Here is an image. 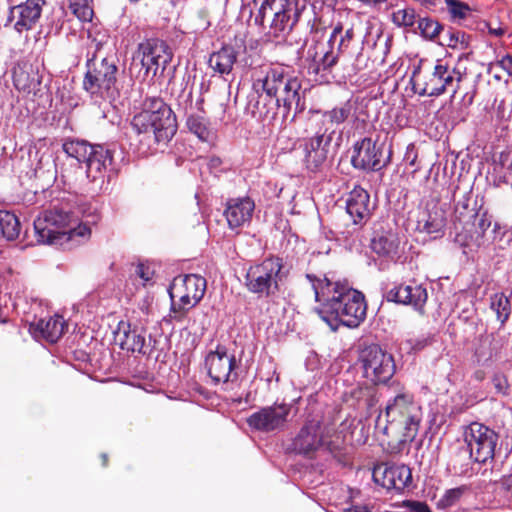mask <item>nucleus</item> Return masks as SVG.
<instances>
[{
	"label": "nucleus",
	"mask_w": 512,
	"mask_h": 512,
	"mask_svg": "<svg viewBox=\"0 0 512 512\" xmlns=\"http://www.w3.org/2000/svg\"><path fill=\"white\" fill-rule=\"evenodd\" d=\"M319 303L316 312L333 332L340 326L357 328L367 315V304L362 292L354 289L347 280H335L327 275L306 274Z\"/></svg>",
	"instance_id": "1"
},
{
	"label": "nucleus",
	"mask_w": 512,
	"mask_h": 512,
	"mask_svg": "<svg viewBox=\"0 0 512 512\" xmlns=\"http://www.w3.org/2000/svg\"><path fill=\"white\" fill-rule=\"evenodd\" d=\"M253 89L258 94L251 106V113L257 120L271 123L278 113L282 121L293 122L303 111L301 104V83L283 67H269L254 80Z\"/></svg>",
	"instance_id": "2"
},
{
	"label": "nucleus",
	"mask_w": 512,
	"mask_h": 512,
	"mask_svg": "<svg viewBox=\"0 0 512 512\" xmlns=\"http://www.w3.org/2000/svg\"><path fill=\"white\" fill-rule=\"evenodd\" d=\"M133 129L141 136L140 143L148 151L157 150L154 145L166 146L177 131L176 117L172 109L159 97H148L142 110L131 122Z\"/></svg>",
	"instance_id": "3"
},
{
	"label": "nucleus",
	"mask_w": 512,
	"mask_h": 512,
	"mask_svg": "<svg viewBox=\"0 0 512 512\" xmlns=\"http://www.w3.org/2000/svg\"><path fill=\"white\" fill-rule=\"evenodd\" d=\"M133 129L141 136L140 143L148 151L157 150L154 145L166 146L177 131L176 117L172 109L159 97H148L142 110L131 122Z\"/></svg>",
	"instance_id": "4"
},
{
	"label": "nucleus",
	"mask_w": 512,
	"mask_h": 512,
	"mask_svg": "<svg viewBox=\"0 0 512 512\" xmlns=\"http://www.w3.org/2000/svg\"><path fill=\"white\" fill-rule=\"evenodd\" d=\"M37 240L43 244L64 246L78 245L89 239L91 229L87 224L79 223L67 206H53L34 220Z\"/></svg>",
	"instance_id": "5"
},
{
	"label": "nucleus",
	"mask_w": 512,
	"mask_h": 512,
	"mask_svg": "<svg viewBox=\"0 0 512 512\" xmlns=\"http://www.w3.org/2000/svg\"><path fill=\"white\" fill-rule=\"evenodd\" d=\"M259 5L254 22L261 28L266 42L284 43L299 20L297 0H253Z\"/></svg>",
	"instance_id": "6"
},
{
	"label": "nucleus",
	"mask_w": 512,
	"mask_h": 512,
	"mask_svg": "<svg viewBox=\"0 0 512 512\" xmlns=\"http://www.w3.org/2000/svg\"><path fill=\"white\" fill-rule=\"evenodd\" d=\"M463 75L458 67H450L441 60L434 65L419 61L413 65L410 83L421 96L438 97L449 90L454 96Z\"/></svg>",
	"instance_id": "7"
},
{
	"label": "nucleus",
	"mask_w": 512,
	"mask_h": 512,
	"mask_svg": "<svg viewBox=\"0 0 512 512\" xmlns=\"http://www.w3.org/2000/svg\"><path fill=\"white\" fill-rule=\"evenodd\" d=\"M87 71L83 79V89L91 100L100 105L102 101H111L117 92V59L107 56L99 59L93 57L87 61Z\"/></svg>",
	"instance_id": "8"
},
{
	"label": "nucleus",
	"mask_w": 512,
	"mask_h": 512,
	"mask_svg": "<svg viewBox=\"0 0 512 512\" xmlns=\"http://www.w3.org/2000/svg\"><path fill=\"white\" fill-rule=\"evenodd\" d=\"M63 151L85 165L88 180L101 188L112 165L113 153L103 145H92L85 140H67Z\"/></svg>",
	"instance_id": "9"
},
{
	"label": "nucleus",
	"mask_w": 512,
	"mask_h": 512,
	"mask_svg": "<svg viewBox=\"0 0 512 512\" xmlns=\"http://www.w3.org/2000/svg\"><path fill=\"white\" fill-rule=\"evenodd\" d=\"M284 264L279 257H268L251 265L245 275L246 289L259 298L276 296L285 278Z\"/></svg>",
	"instance_id": "10"
},
{
	"label": "nucleus",
	"mask_w": 512,
	"mask_h": 512,
	"mask_svg": "<svg viewBox=\"0 0 512 512\" xmlns=\"http://www.w3.org/2000/svg\"><path fill=\"white\" fill-rule=\"evenodd\" d=\"M206 291V279L200 275L188 274L173 279L168 293L171 298L170 317L181 322L188 310L196 306Z\"/></svg>",
	"instance_id": "11"
},
{
	"label": "nucleus",
	"mask_w": 512,
	"mask_h": 512,
	"mask_svg": "<svg viewBox=\"0 0 512 512\" xmlns=\"http://www.w3.org/2000/svg\"><path fill=\"white\" fill-rule=\"evenodd\" d=\"M463 439L466 448L461 452L467 457V462L461 465L459 473H465L471 461L486 463L494 458L495 448L498 442V434L488 426L472 422L465 427Z\"/></svg>",
	"instance_id": "12"
},
{
	"label": "nucleus",
	"mask_w": 512,
	"mask_h": 512,
	"mask_svg": "<svg viewBox=\"0 0 512 512\" xmlns=\"http://www.w3.org/2000/svg\"><path fill=\"white\" fill-rule=\"evenodd\" d=\"M328 430L318 417L308 418L292 441V450L307 458H313L320 449L328 451L336 457L340 452L339 445L328 440Z\"/></svg>",
	"instance_id": "13"
},
{
	"label": "nucleus",
	"mask_w": 512,
	"mask_h": 512,
	"mask_svg": "<svg viewBox=\"0 0 512 512\" xmlns=\"http://www.w3.org/2000/svg\"><path fill=\"white\" fill-rule=\"evenodd\" d=\"M385 414L391 425L403 429L404 441H411L415 438L422 419V410L414 401L412 394L408 392L397 394L388 401Z\"/></svg>",
	"instance_id": "14"
},
{
	"label": "nucleus",
	"mask_w": 512,
	"mask_h": 512,
	"mask_svg": "<svg viewBox=\"0 0 512 512\" xmlns=\"http://www.w3.org/2000/svg\"><path fill=\"white\" fill-rule=\"evenodd\" d=\"M136 58L140 60L143 79L153 80L163 74L172 59V52L164 41L148 39L138 45Z\"/></svg>",
	"instance_id": "15"
},
{
	"label": "nucleus",
	"mask_w": 512,
	"mask_h": 512,
	"mask_svg": "<svg viewBox=\"0 0 512 512\" xmlns=\"http://www.w3.org/2000/svg\"><path fill=\"white\" fill-rule=\"evenodd\" d=\"M364 377L374 384L386 383L395 373V363L391 354L378 345L364 348L359 357Z\"/></svg>",
	"instance_id": "16"
},
{
	"label": "nucleus",
	"mask_w": 512,
	"mask_h": 512,
	"mask_svg": "<svg viewBox=\"0 0 512 512\" xmlns=\"http://www.w3.org/2000/svg\"><path fill=\"white\" fill-rule=\"evenodd\" d=\"M114 341L122 350L150 355L155 348V340L149 336L146 341V329L142 325L120 321L114 331Z\"/></svg>",
	"instance_id": "17"
},
{
	"label": "nucleus",
	"mask_w": 512,
	"mask_h": 512,
	"mask_svg": "<svg viewBox=\"0 0 512 512\" xmlns=\"http://www.w3.org/2000/svg\"><path fill=\"white\" fill-rule=\"evenodd\" d=\"M335 131L329 132V128H319L311 137L305 138L303 142L305 167L310 172H317L325 163L328 154V147L332 141Z\"/></svg>",
	"instance_id": "18"
},
{
	"label": "nucleus",
	"mask_w": 512,
	"mask_h": 512,
	"mask_svg": "<svg viewBox=\"0 0 512 512\" xmlns=\"http://www.w3.org/2000/svg\"><path fill=\"white\" fill-rule=\"evenodd\" d=\"M345 208L353 224V230L347 231L345 238L358 232L370 219L374 205L369 193L360 186H355L347 195Z\"/></svg>",
	"instance_id": "19"
},
{
	"label": "nucleus",
	"mask_w": 512,
	"mask_h": 512,
	"mask_svg": "<svg viewBox=\"0 0 512 512\" xmlns=\"http://www.w3.org/2000/svg\"><path fill=\"white\" fill-rule=\"evenodd\" d=\"M387 162L383 159V145H377L372 138L365 137L354 144L351 157V164L354 168L378 171L385 167Z\"/></svg>",
	"instance_id": "20"
},
{
	"label": "nucleus",
	"mask_w": 512,
	"mask_h": 512,
	"mask_svg": "<svg viewBox=\"0 0 512 512\" xmlns=\"http://www.w3.org/2000/svg\"><path fill=\"white\" fill-rule=\"evenodd\" d=\"M387 301L397 304L408 305L423 315L425 304L428 300V293L425 286L415 281L409 283L395 284L385 293Z\"/></svg>",
	"instance_id": "21"
},
{
	"label": "nucleus",
	"mask_w": 512,
	"mask_h": 512,
	"mask_svg": "<svg viewBox=\"0 0 512 512\" xmlns=\"http://www.w3.org/2000/svg\"><path fill=\"white\" fill-rule=\"evenodd\" d=\"M373 480L387 490L403 491L412 482V473L406 465L381 463L373 469Z\"/></svg>",
	"instance_id": "22"
},
{
	"label": "nucleus",
	"mask_w": 512,
	"mask_h": 512,
	"mask_svg": "<svg viewBox=\"0 0 512 512\" xmlns=\"http://www.w3.org/2000/svg\"><path fill=\"white\" fill-rule=\"evenodd\" d=\"M289 414L290 406L288 404H274L261 408L251 414L247 419V423L252 429L271 432L282 428Z\"/></svg>",
	"instance_id": "23"
},
{
	"label": "nucleus",
	"mask_w": 512,
	"mask_h": 512,
	"mask_svg": "<svg viewBox=\"0 0 512 512\" xmlns=\"http://www.w3.org/2000/svg\"><path fill=\"white\" fill-rule=\"evenodd\" d=\"M205 365L209 377L215 384L227 383L236 378L233 373L236 367V359L233 354H229L224 346H218L215 351L210 352L205 359Z\"/></svg>",
	"instance_id": "24"
},
{
	"label": "nucleus",
	"mask_w": 512,
	"mask_h": 512,
	"mask_svg": "<svg viewBox=\"0 0 512 512\" xmlns=\"http://www.w3.org/2000/svg\"><path fill=\"white\" fill-rule=\"evenodd\" d=\"M307 59L310 60L308 72L326 79L338 62V53L333 51L332 45L326 47L315 42L307 50Z\"/></svg>",
	"instance_id": "25"
},
{
	"label": "nucleus",
	"mask_w": 512,
	"mask_h": 512,
	"mask_svg": "<svg viewBox=\"0 0 512 512\" xmlns=\"http://www.w3.org/2000/svg\"><path fill=\"white\" fill-rule=\"evenodd\" d=\"M254 209L255 203L249 197L230 199L224 211L229 228L235 230L249 223Z\"/></svg>",
	"instance_id": "26"
},
{
	"label": "nucleus",
	"mask_w": 512,
	"mask_h": 512,
	"mask_svg": "<svg viewBox=\"0 0 512 512\" xmlns=\"http://www.w3.org/2000/svg\"><path fill=\"white\" fill-rule=\"evenodd\" d=\"M42 7L35 0H27L11 10L14 20V28L19 32L28 31L34 28L40 19Z\"/></svg>",
	"instance_id": "27"
},
{
	"label": "nucleus",
	"mask_w": 512,
	"mask_h": 512,
	"mask_svg": "<svg viewBox=\"0 0 512 512\" xmlns=\"http://www.w3.org/2000/svg\"><path fill=\"white\" fill-rule=\"evenodd\" d=\"M66 324L61 316L40 319L30 327L31 332L36 338H43L47 342L56 343L64 333Z\"/></svg>",
	"instance_id": "28"
},
{
	"label": "nucleus",
	"mask_w": 512,
	"mask_h": 512,
	"mask_svg": "<svg viewBox=\"0 0 512 512\" xmlns=\"http://www.w3.org/2000/svg\"><path fill=\"white\" fill-rule=\"evenodd\" d=\"M237 56V52L232 46L225 45L210 54L208 66L222 77L229 76L232 74Z\"/></svg>",
	"instance_id": "29"
},
{
	"label": "nucleus",
	"mask_w": 512,
	"mask_h": 512,
	"mask_svg": "<svg viewBox=\"0 0 512 512\" xmlns=\"http://www.w3.org/2000/svg\"><path fill=\"white\" fill-rule=\"evenodd\" d=\"M446 218L444 212L438 208L426 210L419 214L416 229L432 235L433 238L441 237L444 233Z\"/></svg>",
	"instance_id": "30"
},
{
	"label": "nucleus",
	"mask_w": 512,
	"mask_h": 512,
	"mask_svg": "<svg viewBox=\"0 0 512 512\" xmlns=\"http://www.w3.org/2000/svg\"><path fill=\"white\" fill-rule=\"evenodd\" d=\"M13 82L18 90L31 93L38 90L41 84V77L38 70L31 64L23 63L14 68Z\"/></svg>",
	"instance_id": "31"
},
{
	"label": "nucleus",
	"mask_w": 512,
	"mask_h": 512,
	"mask_svg": "<svg viewBox=\"0 0 512 512\" xmlns=\"http://www.w3.org/2000/svg\"><path fill=\"white\" fill-rule=\"evenodd\" d=\"M400 239L394 232L377 234L371 240V249L377 255L395 260L399 254Z\"/></svg>",
	"instance_id": "32"
},
{
	"label": "nucleus",
	"mask_w": 512,
	"mask_h": 512,
	"mask_svg": "<svg viewBox=\"0 0 512 512\" xmlns=\"http://www.w3.org/2000/svg\"><path fill=\"white\" fill-rule=\"evenodd\" d=\"M354 104L351 101H346L339 106H335L330 110L321 113L322 129L329 128L332 131L333 126H338L346 122L354 112Z\"/></svg>",
	"instance_id": "33"
},
{
	"label": "nucleus",
	"mask_w": 512,
	"mask_h": 512,
	"mask_svg": "<svg viewBox=\"0 0 512 512\" xmlns=\"http://www.w3.org/2000/svg\"><path fill=\"white\" fill-rule=\"evenodd\" d=\"M20 222L14 213L0 210V237L8 241L16 239L20 234Z\"/></svg>",
	"instance_id": "34"
},
{
	"label": "nucleus",
	"mask_w": 512,
	"mask_h": 512,
	"mask_svg": "<svg viewBox=\"0 0 512 512\" xmlns=\"http://www.w3.org/2000/svg\"><path fill=\"white\" fill-rule=\"evenodd\" d=\"M490 308L496 313L497 320L501 325L505 324L511 314L509 297L503 292L493 294L490 298Z\"/></svg>",
	"instance_id": "35"
},
{
	"label": "nucleus",
	"mask_w": 512,
	"mask_h": 512,
	"mask_svg": "<svg viewBox=\"0 0 512 512\" xmlns=\"http://www.w3.org/2000/svg\"><path fill=\"white\" fill-rule=\"evenodd\" d=\"M91 3L92 0H69V9L81 22H90L94 15Z\"/></svg>",
	"instance_id": "36"
},
{
	"label": "nucleus",
	"mask_w": 512,
	"mask_h": 512,
	"mask_svg": "<svg viewBox=\"0 0 512 512\" xmlns=\"http://www.w3.org/2000/svg\"><path fill=\"white\" fill-rule=\"evenodd\" d=\"M186 125L189 131L195 134L201 141L209 140L211 133L203 117L190 115L187 118Z\"/></svg>",
	"instance_id": "37"
},
{
	"label": "nucleus",
	"mask_w": 512,
	"mask_h": 512,
	"mask_svg": "<svg viewBox=\"0 0 512 512\" xmlns=\"http://www.w3.org/2000/svg\"><path fill=\"white\" fill-rule=\"evenodd\" d=\"M392 22L398 27H412L416 22L413 8H403L392 13Z\"/></svg>",
	"instance_id": "38"
},
{
	"label": "nucleus",
	"mask_w": 512,
	"mask_h": 512,
	"mask_svg": "<svg viewBox=\"0 0 512 512\" xmlns=\"http://www.w3.org/2000/svg\"><path fill=\"white\" fill-rule=\"evenodd\" d=\"M418 28L425 38L433 39L440 33L442 26L431 18H421L418 21Z\"/></svg>",
	"instance_id": "39"
},
{
	"label": "nucleus",
	"mask_w": 512,
	"mask_h": 512,
	"mask_svg": "<svg viewBox=\"0 0 512 512\" xmlns=\"http://www.w3.org/2000/svg\"><path fill=\"white\" fill-rule=\"evenodd\" d=\"M452 20H463L467 17L470 8L467 4L458 0H445Z\"/></svg>",
	"instance_id": "40"
},
{
	"label": "nucleus",
	"mask_w": 512,
	"mask_h": 512,
	"mask_svg": "<svg viewBox=\"0 0 512 512\" xmlns=\"http://www.w3.org/2000/svg\"><path fill=\"white\" fill-rule=\"evenodd\" d=\"M465 488L457 487L447 490L444 495L438 500L437 507L448 508L456 504L463 495Z\"/></svg>",
	"instance_id": "41"
},
{
	"label": "nucleus",
	"mask_w": 512,
	"mask_h": 512,
	"mask_svg": "<svg viewBox=\"0 0 512 512\" xmlns=\"http://www.w3.org/2000/svg\"><path fill=\"white\" fill-rule=\"evenodd\" d=\"M492 384L497 394L507 396L510 393V385L507 377L502 373H497L492 377Z\"/></svg>",
	"instance_id": "42"
},
{
	"label": "nucleus",
	"mask_w": 512,
	"mask_h": 512,
	"mask_svg": "<svg viewBox=\"0 0 512 512\" xmlns=\"http://www.w3.org/2000/svg\"><path fill=\"white\" fill-rule=\"evenodd\" d=\"M34 160L37 161L34 167L35 173L45 169L49 170V168L53 165L51 154L49 152H41L36 150L34 154Z\"/></svg>",
	"instance_id": "43"
},
{
	"label": "nucleus",
	"mask_w": 512,
	"mask_h": 512,
	"mask_svg": "<svg viewBox=\"0 0 512 512\" xmlns=\"http://www.w3.org/2000/svg\"><path fill=\"white\" fill-rule=\"evenodd\" d=\"M449 40L447 45L451 48H458L464 49L468 46V40L467 36L464 32L461 31H449Z\"/></svg>",
	"instance_id": "44"
},
{
	"label": "nucleus",
	"mask_w": 512,
	"mask_h": 512,
	"mask_svg": "<svg viewBox=\"0 0 512 512\" xmlns=\"http://www.w3.org/2000/svg\"><path fill=\"white\" fill-rule=\"evenodd\" d=\"M135 274L143 281V285H146L152 280L154 271L144 264H139L136 267Z\"/></svg>",
	"instance_id": "45"
},
{
	"label": "nucleus",
	"mask_w": 512,
	"mask_h": 512,
	"mask_svg": "<svg viewBox=\"0 0 512 512\" xmlns=\"http://www.w3.org/2000/svg\"><path fill=\"white\" fill-rule=\"evenodd\" d=\"M432 338L430 336H419L416 338H411L407 342L410 345V348L413 350H421L427 345L431 343Z\"/></svg>",
	"instance_id": "46"
},
{
	"label": "nucleus",
	"mask_w": 512,
	"mask_h": 512,
	"mask_svg": "<svg viewBox=\"0 0 512 512\" xmlns=\"http://www.w3.org/2000/svg\"><path fill=\"white\" fill-rule=\"evenodd\" d=\"M406 506L409 508L410 512H432L429 507L422 502L408 501Z\"/></svg>",
	"instance_id": "47"
},
{
	"label": "nucleus",
	"mask_w": 512,
	"mask_h": 512,
	"mask_svg": "<svg viewBox=\"0 0 512 512\" xmlns=\"http://www.w3.org/2000/svg\"><path fill=\"white\" fill-rule=\"evenodd\" d=\"M497 64L505 70L510 76H512V56L505 55L503 56Z\"/></svg>",
	"instance_id": "48"
},
{
	"label": "nucleus",
	"mask_w": 512,
	"mask_h": 512,
	"mask_svg": "<svg viewBox=\"0 0 512 512\" xmlns=\"http://www.w3.org/2000/svg\"><path fill=\"white\" fill-rule=\"evenodd\" d=\"M354 36V31L352 28L347 29L345 34L341 37L338 50L341 51L344 46H347L346 43H349Z\"/></svg>",
	"instance_id": "49"
},
{
	"label": "nucleus",
	"mask_w": 512,
	"mask_h": 512,
	"mask_svg": "<svg viewBox=\"0 0 512 512\" xmlns=\"http://www.w3.org/2000/svg\"><path fill=\"white\" fill-rule=\"evenodd\" d=\"M341 32H342V27L340 25L336 26L330 35L328 44L332 45V43L336 40L337 35L340 34Z\"/></svg>",
	"instance_id": "50"
},
{
	"label": "nucleus",
	"mask_w": 512,
	"mask_h": 512,
	"mask_svg": "<svg viewBox=\"0 0 512 512\" xmlns=\"http://www.w3.org/2000/svg\"><path fill=\"white\" fill-rule=\"evenodd\" d=\"M478 226L483 232L490 226V222L485 218V215L479 220Z\"/></svg>",
	"instance_id": "51"
},
{
	"label": "nucleus",
	"mask_w": 512,
	"mask_h": 512,
	"mask_svg": "<svg viewBox=\"0 0 512 512\" xmlns=\"http://www.w3.org/2000/svg\"><path fill=\"white\" fill-rule=\"evenodd\" d=\"M416 158H417L416 154L412 158H410V146H409L407 149V152H406V159L409 161V164L411 166L415 165Z\"/></svg>",
	"instance_id": "52"
},
{
	"label": "nucleus",
	"mask_w": 512,
	"mask_h": 512,
	"mask_svg": "<svg viewBox=\"0 0 512 512\" xmlns=\"http://www.w3.org/2000/svg\"><path fill=\"white\" fill-rule=\"evenodd\" d=\"M343 512H367V510L364 507L355 506L345 509Z\"/></svg>",
	"instance_id": "53"
},
{
	"label": "nucleus",
	"mask_w": 512,
	"mask_h": 512,
	"mask_svg": "<svg viewBox=\"0 0 512 512\" xmlns=\"http://www.w3.org/2000/svg\"><path fill=\"white\" fill-rule=\"evenodd\" d=\"M497 354H498V348L496 346H494L491 350V352L489 353V356L487 359H492L493 357H497Z\"/></svg>",
	"instance_id": "54"
},
{
	"label": "nucleus",
	"mask_w": 512,
	"mask_h": 512,
	"mask_svg": "<svg viewBox=\"0 0 512 512\" xmlns=\"http://www.w3.org/2000/svg\"><path fill=\"white\" fill-rule=\"evenodd\" d=\"M102 460H103V465L106 466L107 465V460H108L106 454L102 455Z\"/></svg>",
	"instance_id": "55"
},
{
	"label": "nucleus",
	"mask_w": 512,
	"mask_h": 512,
	"mask_svg": "<svg viewBox=\"0 0 512 512\" xmlns=\"http://www.w3.org/2000/svg\"><path fill=\"white\" fill-rule=\"evenodd\" d=\"M473 102V96H470L468 99V104H471Z\"/></svg>",
	"instance_id": "56"
},
{
	"label": "nucleus",
	"mask_w": 512,
	"mask_h": 512,
	"mask_svg": "<svg viewBox=\"0 0 512 512\" xmlns=\"http://www.w3.org/2000/svg\"><path fill=\"white\" fill-rule=\"evenodd\" d=\"M497 35H501L502 34V31H499V30H496L495 32Z\"/></svg>",
	"instance_id": "57"
},
{
	"label": "nucleus",
	"mask_w": 512,
	"mask_h": 512,
	"mask_svg": "<svg viewBox=\"0 0 512 512\" xmlns=\"http://www.w3.org/2000/svg\"><path fill=\"white\" fill-rule=\"evenodd\" d=\"M497 35H501L502 34V31H499V30H496L495 32Z\"/></svg>",
	"instance_id": "58"
},
{
	"label": "nucleus",
	"mask_w": 512,
	"mask_h": 512,
	"mask_svg": "<svg viewBox=\"0 0 512 512\" xmlns=\"http://www.w3.org/2000/svg\"><path fill=\"white\" fill-rule=\"evenodd\" d=\"M385 47H386V51H387L388 50V44L387 43L385 44Z\"/></svg>",
	"instance_id": "59"
}]
</instances>
